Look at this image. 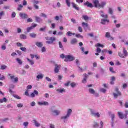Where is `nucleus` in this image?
Segmentation results:
<instances>
[{"label": "nucleus", "instance_id": "1", "mask_svg": "<svg viewBox=\"0 0 128 128\" xmlns=\"http://www.w3.org/2000/svg\"><path fill=\"white\" fill-rule=\"evenodd\" d=\"M122 52L123 54L121 52H118V56L120 58H126L128 56V51L126 50V48H124Z\"/></svg>", "mask_w": 128, "mask_h": 128}, {"label": "nucleus", "instance_id": "2", "mask_svg": "<svg viewBox=\"0 0 128 128\" xmlns=\"http://www.w3.org/2000/svg\"><path fill=\"white\" fill-rule=\"evenodd\" d=\"M45 39L47 40L46 42V44H53L54 42H55L56 40L54 37L48 36L45 37Z\"/></svg>", "mask_w": 128, "mask_h": 128}, {"label": "nucleus", "instance_id": "3", "mask_svg": "<svg viewBox=\"0 0 128 128\" xmlns=\"http://www.w3.org/2000/svg\"><path fill=\"white\" fill-rule=\"evenodd\" d=\"M114 92L113 93V96L115 98H118V96H122V92H120V90L118 87L115 88Z\"/></svg>", "mask_w": 128, "mask_h": 128}, {"label": "nucleus", "instance_id": "4", "mask_svg": "<svg viewBox=\"0 0 128 128\" xmlns=\"http://www.w3.org/2000/svg\"><path fill=\"white\" fill-rule=\"evenodd\" d=\"M90 112L92 116H94V118H100V112H96V110L94 109H90Z\"/></svg>", "mask_w": 128, "mask_h": 128}, {"label": "nucleus", "instance_id": "5", "mask_svg": "<svg viewBox=\"0 0 128 128\" xmlns=\"http://www.w3.org/2000/svg\"><path fill=\"white\" fill-rule=\"evenodd\" d=\"M76 60V58L72 55H66V59L64 60L66 62H72V60Z\"/></svg>", "mask_w": 128, "mask_h": 128}, {"label": "nucleus", "instance_id": "6", "mask_svg": "<svg viewBox=\"0 0 128 128\" xmlns=\"http://www.w3.org/2000/svg\"><path fill=\"white\" fill-rule=\"evenodd\" d=\"M8 76H10V78L12 82L16 83L18 82V77L15 78L14 75L12 76L11 74H8Z\"/></svg>", "mask_w": 128, "mask_h": 128}, {"label": "nucleus", "instance_id": "7", "mask_svg": "<svg viewBox=\"0 0 128 128\" xmlns=\"http://www.w3.org/2000/svg\"><path fill=\"white\" fill-rule=\"evenodd\" d=\"M60 68H62V66H60V64L58 65L56 64H54V72H55V74L60 72Z\"/></svg>", "mask_w": 128, "mask_h": 128}, {"label": "nucleus", "instance_id": "8", "mask_svg": "<svg viewBox=\"0 0 128 128\" xmlns=\"http://www.w3.org/2000/svg\"><path fill=\"white\" fill-rule=\"evenodd\" d=\"M52 116H59V114H60V110H52L51 111Z\"/></svg>", "mask_w": 128, "mask_h": 128}, {"label": "nucleus", "instance_id": "9", "mask_svg": "<svg viewBox=\"0 0 128 128\" xmlns=\"http://www.w3.org/2000/svg\"><path fill=\"white\" fill-rule=\"evenodd\" d=\"M37 26H38V24L32 23V26L27 28H26L27 32H30V30H34V28H36Z\"/></svg>", "mask_w": 128, "mask_h": 128}, {"label": "nucleus", "instance_id": "10", "mask_svg": "<svg viewBox=\"0 0 128 128\" xmlns=\"http://www.w3.org/2000/svg\"><path fill=\"white\" fill-rule=\"evenodd\" d=\"M19 16L20 18H22V20H26V18H28V14L25 13L20 12V13Z\"/></svg>", "mask_w": 128, "mask_h": 128}, {"label": "nucleus", "instance_id": "11", "mask_svg": "<svg viewBox=\"0 0 128 128\" xmlns=\"http://www.w3.org/2000/svg\"><path fill=\"white\" fill-rule=\"evenodd\" d=\"M70 44L72 46H75V44H78V39L76 38H72L70 41Z\"/></svg>", "mask_w": 128, "mask_h": 128}, {"label": "nucleus", "instance_id": "12", "mask_svg": "<svg viewBox=\"0 0 128 128\" xmlns=\"http://www.w3.org/2000/svg\"><path fill=\"white\" fill-rule=\"evenodd\" d=\"M84 78L82 81V84H86V80H88V75L86 74H84Z\"/></svg>", "mask_w": 128, "mask_h": 128}, {"label": "nucleus", "instance_id": "13", "mask_svg": "<svg viewBox=\"0 0 128 128\" xmlns=\"http://www.w3.org/2000/svg\"><path fill=\"white\" fill-rule=\"evenodd\" d=\"M93 4L94 8H98V4H100V1H98V0H94Z\"/></svg>", "mask_w": 128, "mask_h": 128}, {"label": "nucleus", "instance_id": "14", "mask_svg": "<svg viewBox=\"0 0 128 128\" xmlns=\"http://www.w3.org/2000/svg\"><path fill=\"white\" fill-rule=\"evenodd\" d=\"M68 118H70V116L66 114L64 116H61L60 119L63 120L64 122L66 123V122H68Z\"/></svg>", "mask_w": 128, "mask_h": 128}, {"label": "nucleus", "instance_id": "15", "mask_svg": "<svg viewBox=\"0 0 128 128\" xmlns=\"http://www.w3.org/2000/svg\"><path fill=\"white\" fill-rule=\"evenodd\" d=\"M30 96L31 98H34L36 96H38V92L36 90H34L33 92H32Z\"/></svg>", "mask_w": 128, "mask_h": 128}, {"label": "nucleus", "instance_id": "16", "mask_svg": "<svg viewBox=\"0 0 128 128\" xmlns=\"http://www.w3.org/2000/svg\"><path fill=\"white\" fill-rule=\"evenodd\" d=\"M106 5V2H102L100 4H98V8H104Z\"/></svg>", "mask_w": 128, "mask_h": 128}, {"label": "nucleus", "instance_id": "17", "mask_svg": "<svg viewBox=\"0 0 128 128\" xmlns=\"http://www.w3.org/2000/svg\"><path fill=\"white\" fill-rule=\"evenodd\" d=\"M84 6H86L88 8H94V5H92V3H90L88 1H87L86 2L84 3Z\"/></svg>", "mask_w": 128, "mask_h": 128}, {"label": "nucleus", "instance_id": "18", "mask_svg": "<svg viewBox=\"0 0 128 128\" xmlns=\"http://www.w3.org/2000/svg\"><path fill=\"white\" fill-rule=\"evenodd\" d=\"M56 92H58V94H64L66 92V90L64 88H58L56 90Z\"/></svg>", "mask_w": 128, "mask_h": 128}, {"label": "nucleus", "instance_id": "19", "mask_svg": "<svg viewBox=\"0 0 128 128\" xmlns=\"http://www.w3.org/2000/svg\"><path fill=\"white\" fill-rule=\"evenodd\" d=\"M44 75L42 74H39L37 75L36 76V78L38 79L37 80H42L44 78Z\"/></svg>", "mask_w": 128, "mask_h": 128}, {"label": "nucleus", "instance_id": "20", "mask_svg": "<svg viewBox=\"0 0 128 128\" xmlns=\"http://www.w3.org/2000/svg\"><path fill=\"white\" fill-rule=\"evenodd\" d=\"M33 122H34L35 126H36V128H38L39 126H40V122H38V121H36V120H34Z\"/></svg>", "mask_w": 128, "mask_h": 128}, {"label": "nucleus", "instance_id": "21", "mask_svg": "<svg viewBox=\"0 0 128 128\" xmlns=\"http://www.w3.org/2000/svg\"><path fill=\"white\" fill-rule=\"evenodd\" d=\"M82 26L84 28V30H86L88 26V23L85 22H82Z\"/></svg>", "mask_w": 128, "mask_h": 128}, {"label": "nucleus", "instance_id": "22", "mask_svg": "<svg viewBox=\"0 0 128 128\" xmlns=\"http://www.w3.org/2000/svg\"><path fill=\"white\" fill-rule=\"evenodd\" d=\"M38 104L39 106H48V102H38Z\"/></svg>", "mask_w": 128, "mask_h": 128}, {"label": "nucleus", "instance_id": "23", "mask_svg": "<svg viewBox=\"0 0 128 128\" xmlns=\"http://www.w3.org/2000/svg\"><path fill=\"white\" fill-rule=\"evenodd\" d=\"M106 22H110V20H108V19H102L100 24H106Z\"/></svg>", "mask_w": 128, "mask_h": 128}, {"label": "nucleus", "instance_id": "24", "mask_svg": "<svg viewBox=\"0 0 128 128\" xmlns=\"http://www.w3.org/2000/svg\"><path fill=\"white\" fill-rule=\"evenodd\" d=\"M118 116L120 118H121V120H122V118H124V114H122V112H118Z\"/></svg>", "mask_w": 128, "mask_h": 128}, {"label": "nucleus", "instance_id": "25", "mask_svg": "<svg viewBox=\"0 0 128 128\" xmlns=\"http://www.w3.org/2000/svg\"><path fill=\"white\" fill-rule=\"evenodd\" d=\"M30 37L32 38H36V34L34 32L30 33L29 34Z\"/></svg>", "mask_w": 128, "mask_h": 128}, {"label": "nucleus", "instance_id": "26", "mask_svg": "<svg viewBox=\"0 0 128 128\" xmlns=\"http://www.w3.org/2000/svg\"><path fill=\"white\" fill-rule=\"evenodd\" d=\"M36 46H38V48H42V42H36Z\"/></svg>", "mask_w": 128, "mask_h": 128}, {"label": "nucleus", "instance_id": "27", "mask_svg": "<svg viewBox=\"0 0 128 128\" xmlns=\"http://www.w3.org/2000/svg\"><path fill=\"white\" fill-rule=\"evenodd\" d=\"M110 80H111L110 84H114V82L116 80V78L114 76H112L110 78Z\"/></svg>", "mask_w": 128, "mask_h": 128}, {"label": "nucleus", "instance_id": "28", "mask_svg": "<svg viewBox=\"0 0 128 128\" xmlns=\"http://www.w3.org/2000/svg\"><path fill=\"white\" fill-rule=\"evenodd\" d=\"M35 20H36V22H40L42 21V18H40L38 16H35Z\"/></svg>", "mask_w": 128, "mask_h": 128}, {"label": "nucleus", "instance_id": "29", "mask_svg": "<svg viewBox=\"0 0 128 128\" xmlns=\"http://www.w3.org/2000/svg\"><path fill=\"white\" fill-rule=\"evenodd\" d=\"M72 7L75 8V10H80V8L78 7V5L72 2Z\"/></svg>", "mask_w": 128, "mask_h": 128}, {"label": "nucleus", "instance_id": "30", "mask_svg": "<svg viewBox=\"0 0 128 128\" xmlns=\"http://www.w3.org/2000/svg\"><path fill=\"white\" fill-rule=\"evenodd\" d=\"M108 12L110 14L112 15L114 14V10H112V8H108Z\"/></svg>", "mask_w": 128, "mask_h": 128}, {"label": "nucleus", "instance_id": "31", "mask_svg": "<svg viewBox=\"0 0 128 128\" xmlns=\"http://www.w3.org/2000/svg\"><path fill=\"white\" fill-rule=\"evenodd\" d=\"M72 109H68L66 115L70 117V114H72Z\"/></svg>", "mask_w": 128, "mask_h": 128}, {"label": "nucleus", "instance_id": "32", "mask_svg": "<svg viewBox=\"0 0 128 128\" xmlns=\"http://www.w3.org/2000/svg\"><path fill=\"white\" fill-rule=\"evenodd\" d=\"M20 38L21 40H26V36L24 34H22L20 36Z\"/></svg>", "mask_w": 128, "mask_h": 128}, {"label": "nucleus", "instance_id": "33", "mask_svg": "<svg viewBox=\"0 0 128 128\" xmlns=\"http://www.w3.org/2000/svg\"><path fill=\"white\" fill-rule=\"evenodd\" d=\"M88 92H89L90 94H94V92H96L92 88H90L88 89Z\"/></svg>", "mask_w": 128, "mask_h": 128}, {"label": "nucleus", "instance_id": "34", "mask_svg": "<svg viewBox=\"0 0 128 128\" xmlns=\"http://www.w3.org/2000/svg\"><path fill=\"white\" fill-rule=\"evenodd\" d=\"M8 102V99H6V98H3L2 99H0V102L1 104H2V102Z\"/></svg>", "mask_w": 128, "mask_h": 128}, {"label": "nucleus", "instance_id": "35", "mask_svg": "<svg viewBox=\"0 0 128 128\" xmlns=\"http://www.w3.org/2000/svg\"><path fill=\"white\" fill-rule=\"evenodd\" d=\"M93 127L94 128H98V123L97 122H94L93 124Z\"/></svg>", "mask_w": 128, "mask_h": 128}, {"label": "nucleus", "instance_id": "36", "mask_svg": "<svg viewBox=\"0 0 128 128\" xmlns=\"http://www.w3.org/2000/svg\"><path fill=\"white\" fill-rule=\"evenodd\" d=\"M16 60L19 64H20V65L22 64V60L20 59V58H16Z\"/></svg>", "mask_w": 128, "mask_h": 128}, {"label": "nucleus", "instance_id": "37", "mask_svg": "<svg viewBox=\"0 0 128 128\" xmlns=\"http://www.w3.org/2000/svg\"><path fill=\"white\" fill-rule=\"evenodd\" d=\"M95 46H96V48H104V45L100 44V43H98L95 45Z\"/></svg>", "mask_w": 128, "mask_h": 128}, {"label": "nucleus", "instance_id": "38", "mask_svg": "<svg viewBox=\"0 0 128 128\" xmlns=\"http://www.w3.org/2000/svg\"><path fill=\"white\" fill-rule=\"evenodd\" d=\"M110 116L111 118H112L111 122H114V118H116V116L114 114H110Z\"/></svg>", "mask_w": 128, "mask_h": 128}, {"label": "nucleus", "instance_id": "39", "mask_svg": "<svg viewBox=\"0 0 128 128\" xmlns=\"http://www.w3.org/2000/svg\"><path fill=\"white\" fill-rule=\"evenodd\" d=\"M27 60L30 62V64H31V66H32V64H34V60H31L28 58H27Z\"/></svg>", "mask_w": 128, "mask_h": 128}, {"label": "nucleus", "instance_id": "40", "mask_svg": "<svg viewBox=\"0 0 128 128\" xmlns=\"http://www.w3.org/2000/svg\"><path fill=\"white\" fill-rule=\"evenodd\" d=\"M46 26H45L44 27L40 28L39 30L40 32H46Z\"/></svg>", "mask_w": 128, "mask_h": 128}, {"label": "nucleus", "instance_id": "41", "mask_svg": "<svg viewBox=\"0 0 128 128\" xmlns=\"http://www.w3.org/2000/svg\"><path fill=\"white\" fill-rule=\"evenodd\" d=\"M109 70L110 72H112V74H116V71L114 70V68L110 67L109 68Z\"/></svg>", "mask_w": 128, "mask_h": 128}, {"label": "nucleus", "instance_id": "42", "mask_svg": "<svg viewBox=\"0 0 128 128\" xmlns=\"http://www.w3.org/2000/svg\"><path fill=\"white\" fill-rule=\"evenodd\" d=\"M6 68H8V66H6L4 64H3V65L1 66L0 68L2 70H6Z\"/></svg>", "mask_w": 128, "mask_h": 128}, {"label": "nucleus", "instance_id": "43", "mask_svg": "<svg viewBox=\"0 0 128 128\" xmlns=\"http://www.w3.org/2000/svg\"><path fill=\"white\" fill-rule=\"evenodd\" d=\"M82 18H83L84 20H86V22L88 20V16L86 15L83 16Z\"/></svg>", "mask_w": 128, "mask_h": 128}, {"label": "nucleus", "instance_id": "44", "mask_svg": "<svg viewBox=\"0 0 128 128\" xmlns=\"http://www.w3.org/2000/svg\"><path fill=\"white\" fill-rule=\"evenodd\" d=\"M10 119L8 118H4L2 120V122H6Z\"/></svg>", "mask_w": 128, "mask_h": 128}, {"label": "nucleus", "instance_id": "45", "mask_svg": "<svg viewBox=\"0 0 128 128\" xmlns=\"http://www.w3.org/2000/svg\"><path fill=\"white\" fill-rule=\"evenodd\" d=\"M23 126H24V128H26L28 126V122H26L23 123Z\"/></svg>", "mask_w": 128, "mask_h": 128}, {"label": "nucleus", "instance_id": "46", "mask_svg": "<svg viewBox=\"0 0 128 128\" xmlns=\"http://www.w3.org/2000/svg\"><path fill=\"white\" fill-rule=\"evenodd\" d=\"M128 110L125 111V114H124V118L125 120H126V118H128Z\"/></svg>", "mask_w": 128, "mask_h": 128}, {"label": "nucleus", "instance_id": "47", "mask_svg": "<svg viewBox=\"0 0 128 128\" xmlns=\"http://www.w3.org/2000/svg\"><path fill=\"white\" fill-rule=\"evenodd\" d=\"M66 2L68 6V8H70V0H66Z\"/></svg>", "mask_w": 128, "mask_h": 128}, {"label": "nucleus", "instance_id": "48", "mask_svg": "<svg viewBox=\"0 0 128 128\" xmlns=\"http://www.w3.org/2000/svg\"><path fill=\"white\" fill-rule=\"evenodd\" d=\"M70 86H71L72 88H75L76 86V84L74 82H72V83H70Z\"/></svg>", "mask_w": 128, "mask_h": 128}, {"label": "nucleus", "instance_id": "49", "mask_svg": "<svg viewBox=\"0 0 128 128\" xmlns=\"http://www.w3.org/2000/svg\"><path fill=\"white\" fill-rule=\"evenodd\" d=\"M100 92H103V94H106V90L104 88H102L101 89H100Z\"/></svg>", "mask_w": 128, "mask_h": 128}, {"label": "nucleus", "instance_id": "50", "mask_svg": "<svg viewBox=\"0 0 128 128\" xmlns=\"http://www.w3.org/2000/svg\"><path fill=\"white\" fill-rule=\"evenodd\" d=\"M102 18H108V14L104 15V14H100Z\"/></svg>", "mask_w": 128, "mask_h": 128}, {"label": "nucleus", "instance_id": "51", "mask_svg": "<svg viewBox=\"0 0 128 128\" xmlns=\"http://www.w3.org/2000/svg\"><path fill=\"white\" fill-rule=\"evenodd\" d=\"M102 18H108V14L104 15V14H100Z\"/></svg>", "mask_w": 128, "mask_h": 128}, {"label": "nucleus", "instance_id": "52", "mask_svg": "<svg viewBox=\"0 0 128 128\" xmlns=\"http://www.w3.org/2000/svg\"><path fill=\"white\" fill-rule=\"evenodd\" d=\"M13 96L14 98H17V100H20L22 98L20 96L16 94L13 95Z\"/></svg>", "mask_w": 128, "mask_h": 128}, {"label": "nucleus", "instance_id": "53", "mask_svg": "<svg viewBox=\"0 0 128 128\" xmlns=\"http://www.w3.org/2000/svg\"><path fill=\"white\" fill-rule=\"evenodd\" d=\"M106 37L108 38H110V33L108 32H106Z\"/></svg>", "mask_w": 128, "mask_h": 128}, {"label": "nucleus", "instance_id": "54", "mask_svg": "<svg viewBox=\"0 0 128 128\" xmlns=\"http://www.w3.org/2000/svg\"><path fill=\"white\" fill-rule=\"evenodd\" d=\"M66 55H65L64 54H62L60 55V58H66Z\"/></svg>", "mask_w": 128, "mask_h": 128}, {"label": "nucleus", "instance_id": "55", "mask_svg": "<svg viewBox=\"0 0 128 128\" xmlns=\"http://www.w3.org/2000/svg\"><path fill=\"white\" fill-rule=\"evenodd\" d=\"M20 50H21L22 52H26V48L25 47H21L20 48Z\"/></svg>", "mask_w": 128, "mask_h": 128}, {"label": "nucleus", "instance_id": "56", "mask_svg": "<svg viewBox=\"0 0 128 128\" xmlns=\"http://www.w3.org/2000/svg\"><path fill=\"white\" fill-rule=\"evenodd\" d=\"M26 22H32V19L31 18H28L26 20Z\"/></svg>", "mask_w": 128, "mask_h": 128}, {"label": "nucleus", "instance_id": "57", "mask_svg": "<svg viewBox=\"0 0 128 128\" xmlns=\"http://www.w3.org/2000/svg\"><path fill=\"white\" fill-rule=\"evenodd\" d=\"M76 38H83L82 36L80 35V34H76Z\"/></svg>", "mask_w": 128, "mask_h": 128}, {"label": "nucleus", "instance_id": "58", "mask_svg": "<svg viewBox=\"0 0 128 128\" xmlns=\"http://www.w3.org/2000/svg\"><path fill=\"white\" fill-rule=\"evenodd\" d=\"M16 12H12V15H11V17L14 18H16Z\"/></svg>", "mask_w": 128, "mask_h": 128}, {"label": "nucleus", "instance_id": "59", "mask_svg": "<svg viewBox=\"0 0 128 128\" xmlns=\"http://www.w3.org/2000/svg\"><path fill=\"white\" fill-rule=\"evenodd\" d=\"M58 44H59V48H64V46H62V42H59Z\"/></svg>", "mask_w": 128, "mask_h": 128}, {"label": "nucleus", "instance_id": "60", "mask_svg": "<svg viewBox=\"0 0 128 128\" xmlns=\"http://www.w3.org/2000/svg\"><path fill=\"white\" fill-rule=\"evenodd\" d=\"M94 96L96 98H98L100 96V94L96 92H94V93L93 94Z\"/></svg>", "mask_w": 128, "mask_h": 128}, {"label": "nucleus", "instance_id": "61", "mask_svg": "<svg viewBox=\"0 0 128 128\" xmlns=\"http://www.w3.org/2000/svg\"><path fill=\"white\" fill-rule=\"evenodd\" d=\"M2 16H4V11L0 12V18H2Z\"/></svg>", "mask_w": 128, "mask_h": 128}, {"label": "nucleus", "instance_id": "62", "mask_svg": "<svg viewBox=\"0 0 128 128\" xmlns=\"http://www.w3.org/2000/svg\"><path fill=\"white\" fill-rule=\"evenodd\" d=\"M72 32L70 31H68L66 32V34L68 36H72Z\"/></svg>", "mask_w": 128, "mask_h": 128}, {"label": "nucleus", "instance_id": "63", "mask_svg": "<svg viewBox=\"0 0 128 128\" xmlns=\"http://www.w3.org/2000/svg\"><path fill=\"white\" fill-rule=\"evenodd\" d=\"M96 52H98V54H100L102 52V50L99 48H97Z\"/></svg>", "mask_w": 128, "mask_h": 128}, {"label": "nucleus", "instance_id": "64", "mask_svg": "<svg viewBox=\"0 0 128 128\" xmlns=\"http://www.w3.org/2000/svg\"><path fill=\"white\" fill-rule=\"evenodd\" d=\"M76 64H77L78 66H80V61L76 59Z\"/></svg>", "mask_w": 128, "mask_h": 128}]
</instances>
